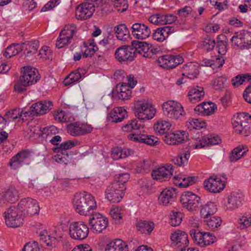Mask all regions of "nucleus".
Wrapping results in <instances>:
<instances>
[{"mask_svg":"<svg viewBox=\"0 0 251 251\" xmlns=\"http://www.w3.org/2000/svg\"><path fill=\"white\" fill-rule=\"evenodd\" d=\"M126 189V187L119 186L117 182H111L106 189V198L111 202H119L123 198Z\"/></svg>","mask_w":251,"mask_h":251,"instance_id":"ddd939ff","label":"nucleus"},{"mask_svg":"<svg viewBox=\"0 0 251 251\" xmlns=\"http://www.w3.org/2000/svg\"><path fill=\"white\" fill-rule=\"evenodd\" d=\"M76 32V27L75 25L70 24L65 25L61 31L59 37L56 40V47L58 49H61L70 44Z\"/></svg>","mask_w":251,"mask_h":251,"instance_id":"1a4fd4ad","label":"nucleus"},{"mask_svg":"<svg viewBox=\"0 0 251 251\" xmlns=\"http://www.w3.org/2000/svg\"><path fill=\"white\" fill-rule=\"evenodd\" d=\"M196 179L195 176H185L180 182H175V184L181 188H186L195 183Z\"/></svg>","mask_w":251,"mask_h":251,"instance_id":"603ef678","label":"nucleus"},{"mask_svg":"<svg viewBox=\"0 0 251 251\" xmlns=\"http://www.w3.org/2000/svg\"><path fill=\"white\" fill-rule=\"evenodd\" d=\"M216 211V205L212 202H209L201 208L200 213L203 218H208V216L213 215Z\"/></svg>","mask_w":251,"mask_h":251,"instance_id":"37998d69","label":"nucleus"},{"mask_svg":"<svg viewBox=\"0 0 251 251\" xmlns=\"http://www.w3.org/2000/svg\"><path fill=\"white\" fill-rule=\"evenodd\" d=\"M187 126L190 130L200 129L206 126V123L201 119H192L187 122Z\"/></svg>","mask_w":251,"mask_h":251,"instance_id":"49530a36","label":"nucleus"},{"mask_svg":"<svg viewBox=\"0 0 251 251\" xmlns=\"http://www.w3.org/2000/svg\"><path fill=\"white\" fill-rule=\"evenodd\" d=\"M199 66L197 64L192 62H190L185 65L183 67V72L182 75H186L188 78L194 79L196 78L199 75Z\"/></svg>","mask_w":251,"mask_h":251,"instance_id":"2f4dec72","label":"nucleus"},{"mask_svg":"<svg viewBox=\"0 0 251 251\" xmlns=\"http://www.w3.org/2000/svg\"><path fill=\"white\" fill-rule=\"evenodd\" d=\"M172 246L179 250L182 248H186L189 244L188 235L185 232L177 230L172 234L171 236Z\"/></svg>","mask_w":251,"mask_h":251,"instance_id":"aec40b11","label":"nucleus"},{"mask_svg":"<svg viewBox=\"0 0 251 251\" xmlns=\"http://www.w3.org/2000/svg\"><path fill=\"white\" fill-rule=\"evenodd\" d=\"M18 205L19 210L24 215L32 216L38 215L40 209L38 202L31 198L22 199Z\"/></svg>","mask_w":251,"mask_h":251,"instance_id":"6e6552de","label":"nucleus"},{"mask_svg":"<svg viewBox=\"0 0 251 251\" xmlns=\"http://www.w3.org/2000/svg\"><path fill=\"white\" fill-rule=\"evenodd\" d=\"M222 176V179L218 176H216L214 177L212 176H210L203 182L205 189L213 193L221 192L225 187L226 180L225 175L223 174Z\"/></svg>","mask_w":251,"mask_h":251,"instance_id":"f8f14e48","label":"nucleus"},{"mask_svg":"<svg viewBox=\"0 0 251 251\" xmlns=\"http://www.w3.org/2000/svg\"><path fill=\"white\" fill-rule=\"evenodd\" d=\"M232 124L234 131L247 136L251 133V116L247 113H237L233 116Z\"/></svg>","mask_w":251,"mask_h":251,"instance_id":"20e7f679","label":"nucleus"},{"mask_svg":"<svg viewBox=\"0 0 251 251\" xmlns=\"http://www.w3.org/2000/svg\"><path fill=\"white\" fill-rule=\"evenodd\" d=\"M52 106V102L51 101H39L33 104L30 107L29 110L25 111L24 114L25 116L42 115L50 111ZM22 113L23 114L24 112Z\"/></svg>","mask_w":251,"mask_h":251,"instance_id":"dca6fc26","label":"nucleus"},{"mask_svg":"<svg viewBox=\"0 0 251 251\" xmlns=\"http://www.w3.org/2000/svg\"><path fill=\"white\" fill-rule=\"evenodd\" d=\"M122 209L117 206L113 207L110 211V215L113 219L118 221L122 219Z\"/></svg>","mask_w":251,"mask_h":251,"instance_id":"338daca9","label":"nucleus"},{"mask_svg":"<svg viewBox=\"0 0 251 251\" xmlns=\"http://www.w3.org/2000/svg\"><path fill=\"white\" fill-rule=\"evenodd\" d=\"M136 226L138 231L143 234H150L154 228V223L149 221H140Z\"/></svg>","mask_w":251,"mask_h":251,"instance_id":"58836bf2","label":"nucleus"},{"mask_svg":"<svg viewBox=\"0 0 251 251\" xmlns=\"http://www.w3.org/2000/svg\"><path fill=\"white\" fill-rule=\"evenodd\" d=\"M39 79V75L36 69L30 66L24 67L23 74L15 85V90L18 93H22L26 90V86L36 83Z\"/></svg>","mask_w":251,"mask_h":251,"instance_id":"7ed1b4c3","label":"nucleus"},{"mask_svg":"<svg viewBox=\"0 0 251 251\" xmlns=\"http://www.w3.org/2000/svg\"><path fill=\"white\" fill-rule=\"evenodd\" d=\"M183 62V59L180 55H165L158 58V64L167 70L175 68Z\"/></svg>","mask_w":251,"mask_h":251,"instance_id":"6ab92c4d","label":"nucleus"},{"mask_svg":"<svg viewBox=\"0 0 251 251\" xmlns=\"http://www.w3.org/2000/svg\"><path fill=\"white\" fill-rule=\"evenodd\" d=\"M89 224L94 233H100L108 226V220L107 218L100 213H96L90 218Z\"/></svg>","mask_w":251,"mask_h":251,"instance_id":"f3484780","label":"nucleus"},{"mask_svg":"<svg viewBox=\"0 0 251 251\" xmlns=\"http://www.w3.org/2000/svg\"><path fill=\"white\" fill-rule=\"evenodd\" d=\"M23 251H40V248L37 242H28L24 246Z\"/></svg>","mask_w":251,"mask_h":251,"instance_id":"774afa93","label":"nucleus"},{"mask_svg":"<svg viewBox=\"0 0 251 251\" xmlns=\"http://www.w3.org/2000/svg\"><path fill=\"white\" fill-rule=\"evenodd\" d=\"M162 109L165 116L174 120H181L186 115L182 105L175 100H168L164 102L162 105Z\"/></svg>","mask_w":251,"mask_h":251,"instance_id":"423d86ee","label":"nucleus"},{"mask_svg":"<svg viewBox=\"0 0 251 251\" xmlns=\"http://www.w3.org/2000/svg\"><path fill=\"white\" fill-rule=\"evenodd\" d=\"M99 44L100 45L105 47H111L114 44L113 35L111 34H108L106 36L104 37V38L99 42Z\"/></svg>","mask_w":251,"mask_h":251,"instance_id":"680f3d73","label":"nucleus"},{"mask_svg":"<svg viewBox=\"0 0 251 251\" xmlns=\"http://www.w3.org/2000/svg\"><path fill=\"white\" fill-rule=\"evenodd\" d=\"M251 79V75L244 74L243 75H238L231 79V83L234 87H238L244 82L249 81Z\"/></svg>","mask_w":251,"mask_h":251,"instance_id":"8fccbe9b","label":"nucleus"},{"mask_svg":"<svg viewBox=\"0 0 251 251\" xmlns=\"http://www.w3.org/2000/svg\"><path fill=\"white\" fill-rule=\"evenodd\" d=\"M126 115V111L123 107H118L113 109L108 116V120L112 123H118L122 122Z\"/></svg>","mask_w":251,"mask_h":251,"instance_id":"c756f323","label":"nucleus"},{"mask_svg":"<svg viewBox=\"0 0 251 251\" xmlns=\"http://www.w3.org/2000/svg\"><path fill=\"white\" fill-rule=\"evenodd\" d=\"M170 224L172 226H176L181 224L182 221V214L177 211L173 210L170 214Z\"/></svg>","mask_w":251,"mask_h":251,"instance_id":"a18cd8bd","label":"nucleus"},{"mask_svg":"<svg viewBox=\"0 0 251 251\" xmlns=\"http://www.w3.org/2000/svg\"><path fill=\"white\" fill-rule=\"evenodd\" d=\"M115 178V181L112 182H117L119 186L121 187V185H123L124 187H126L125 184L129 178V175L127 173L121 174L116 175Z\"/></svg>","mask_w":251,"mask_h":251,"instance_id":"13d9d810","label":"nucleus"},{"mask_svg":"<svg viewBox=\"0 0 251 251\" xmlns=\"http://www.w3.org/2000/svg\"><path fill=\"white\" fill-rule=\"evenodd\" d=\"M205 221L208 227L212 230L217 228L221 226L222 222L221 218L218 216H212Z\"/></svg>","mask_w":251,"mask_h":251,"instance_id":"3c124183","label":"nucleus"},{"mask_svg":"<svg viewBox=\"0 0 251 251\" xmlns=\"http://www.w3.org/2000/svg\"><path fill=\"white\" fill-rule=\"evenodd\" d=\"M170 32L171 28L169 26L158 27V34H163V37H158V42L164 41L168 37Z\"/></svg>","mask_w":251,"mask_h":251,"instance_id":"e2e57ef3","label":"nucleus"},{"mask_svg":"<svg viewBox=\"0 0 251 251\" xmlns=\"http://www.w3.org/2000/svg\"><path fill=\"white\" fill-rule=\"evenodd\" d=\"M247 151L243 145L236 147L230 152L228 156L229 161L232 162L238 160L244 156Z\"/></svg>","mask_w":251,"mask_h":251,"instance_id":"e433bc0d","label":"nucleus"},{"mask_svg":"<svg viewBox=\"0 0 251 251\" xmlns=\"http://www.w3.org/2000/svg\"><path fill=\"white\" fill-rule=\"evenodd\" d=\"M243 195L238 192H232L227 199L225 206L227 210H233L238 208L242 205Z\"/></svg>","mask_w":251,"mask_h":251,"instance_id":"bb28decb","label":"nucleus"},{"mask_svg":"<svg viewBox=\"0 0 251 251\" xmlns=\"http://www.w3.org/2000/svg\"><path fill=\"white\" fill-rule=\"evenodd\" d=\"M201 198L189 191L184 192L181 196L180 201L183 207L188 211L196 210L200 205Z\"/></svg>","mask_w":251,"mask_h":251,"instance_id":"4468645a","label":"nucleus"},{"mask_svg":"<svg viewBox=\"0 0 251 251\" xmlns=\"http://www.w3.org/2000/svg\"><path fill=\"white\" fill-rule=\"evenodd\" d=\"M89 229L83 222H74L69 226V235L73 239L82 240L88 235Z\"/></svg>","mask_w":251,"mask_h":251,"instance_id":"9b49d317","label":"nucleus"},{"mask_svg":"<svg viewBox=\"0 0 251 251\" xmlns=\"http://www.w3.org/2000/svg\"><path fill=\"white\" fill-rule=\"evenodd\" d=\"M189 140V134L184 130L170 133L164 141L168 145H174L183 143Z\"/></svg>","mask_w":251,"mask_h":251,"instance_id":"4be33fe9","label":"nucleus"},{"mask_svg":"<svg viewBox=\"0 0 251 251\" xmlns=\"http://www.w3.org/2000/svg\"><path fill=\"white\" fill-rule=\"evenodd\" d=\"M31 152L28 150H24L18 152L13 156L9 162V165L13 169H17L27 162L31 159Z\"/></svg>","mask_w":251,"mask_h":251,"instance_id":"412c9836","label":"nucleus"},{"mask_svg":"<svg viewBox=\"0 0 251 251\" xmlns=\"http://www.w3.org/2000/svg\"><path fill=\"white\" fill-rule=\"evenodd\" d=\"M204 111V116H209L215 113L217 109V105L212 102H202Z\"/></svg>","mask_w":251,"mask_h":251,"instance_id":"5fc2aeb1","label":"nucleus"},{"mask_svg":"<svg viewBox=\"0 0 251 251\" xmlns=\"http://www.w3.org/2000/svg\"><path fill=\"white\" fill-rule=\"evenodd\" d=\"M19 198V192L14 187H10L3 194L0 202L2 203H12L16 202Z\"/></svg>","mask_w":251,"mask_h":251,"instance_id":"c85d7f7f","label":"nucleus"},{"mask_svg":"<svg viewBox=\"0 0 251 251\" xmlns=\"http://www.w3.org/2000/svg\"><path fill=\"white\" fill-rule=\"evenodd\" d=\"M172 124L169 121L160 120L158 121V135L164 141L170 133Z\"/></svg>","mask_w":251,"mask_h":251,"instance_id":"72a5a7b5","label":"nucleus"},{"mask_svg":"<svg viewBox=\"0 0 251 251\" xmlns=\"http://www.w3.org/2000/svg\"><path fill=\"white\" fill-rule=\"evenodd\" d=\"M73 205L76 212L82 216L92 213L97 206L95 198L86 192L75 194L73 200Z\"/></svg>","mask_w":251,"mask_h":251,"instance_id":"f03ea898","label":"nucleus"},{"mask_svg":"<svg viewBox=\"0 0 251 251\" xmlns=\"http://www.w3.org/2000/svg\"><path fill=\"white\" fill-rule=\"evenodd\" d=\"M95 11V7L93 3H82L76 7L75 17L78 20H85L90 18Z\"/></svg>","mask_w":251,"mask_h":251,"instance_id":"5701e85b","label":"nucleus"},{"mask_svg":"<svg viewBox=\"0 0 251 251\" xmlns=\"http://www.w3.org/2000/svg\"><path fill=\"white\" fill-rule=\"evenodd\" d=\"M67 129L71 135L76 137L90 133L93 127L87 124L75 122L68 125Z\"/></svg>","mask_w":251,"mask_h":251,"instance_id":"a211bd4d","label":"nucleus"},{"mask_svg":"<svg viewBox=\"0 0 251 251\" xmlns=\"http://www.w3.org/2000/svg\"><path fill=\"white\" fill-rule=\"evenodd\" d=\"M215 44L216 43L215 39L213 38L207 36L204 38L202 41L201 47L206 51H210L214 49Z\"/></svg>","mask_w":251,"mask_h":251,"instance_id":"864d4df0","label":"nucleus"},{"mask_svg":"<svg viewBox=\"0 0 251 251\" xmlns=\"http://www.w3.org/2000/svg\"><path fill=\"white\" fill-rule=\"evenodd\" d=\"M85 70L78 69L71 73L64 80V85L66 86L71 85L74 82H79L83 77Z\"/></svg>","mask_w":251,"mask_h":251,"instance_id":"473e14b6","label":"nucleus"},{"mask_svg":"<svg viewBox=\"0 0 251 251\" xmlns=\"http://www.w3.org/2000/svg\"><path fill=\"white\" fill-rule=\"evenodd\" d=\"M39 42L33 41L23 44L22 49H25L24 53L27 56H31L36 53L39 48Z\"/></svg>","mask_w":251,"mask_h":251,"instance_id":"a19ab883","label":"nucleus"},{"mask_svg":"<svg viewBox=\"0 0 251 251\" xmlns=\"http://www.w3.org/2000/svg\"><path fill=\"white\" fill-rule=\"evenodd\" d=\"M197 141L194 145L195 149H201L207 145H214L219 143L221 141L220 137L215 134H209L207 136L195 139Z\"/></svg>","mask_w":251,"mask_h":251,"instance_id":"393cba45","label":"nucleus"},{"mask_svg":"<svg viewBox=\"0 0 251 251\" xmlns=\"http://www.w3.org/2000/svg\"><path fill=\"white\" fill-rule=\"evenodd\" d=\"M115 30L118 40L125 42L129 39V32L125 24H121L116 26Z\"/></svg>","mask_w":251,"mask_h":251,"instance_id":"ea45409f","label":"nucleus"},{"mask_svg":"<svg viewBox=\"0 0 251 251\" xmlns=\"http://www.w3.org/2000/svg\"><path fill=\"white\" fill-rule=\"evenodd\" d=\"M144 125L137 119H133L128 121L127 123L123 126L122 130L125 132H133L134 133L129 134L127 138L136 142L143 143L149 145H154L157 141H155L154 136L145 134H139L136 132L143 131Z\"/></svg>","mask_w":251,"mask_h":251,"instance_id":"f257e3e1","label":"nucleus"},{"mask_svg":"<svg viewBox=\"0 0 251 251\" xmlns=\"http://www.w3.org/2000/svg\"><path fill=\"white\" fill-rule=\"evenodd\" d=\"M226 79L222 77H218L215 78L212 81V84L216 90H221L224 87Z\"/></svg>","mask_w":251,"mask_h":251,"instance_id":"0e129e2a","label":"nucleus"},{"mask_svg":"<svg viewBox=\"0 0 251 251\" xmlns=\"http://www.w3.org/2000/svg\"><path fill=\"white\" fill-rule=\"evenodd\" d=\"M132 153V151L128 149H122L120 147H115L112 151L111 157L114 160L123 159L130 155Z\"/></svg>","mask_w":251,"mask_h":251,"instance_id":"4c0bfd02","label":"nucleus"},{"mask_svg":"<svg viewBox=\"0 0 251 251\" xmlns=\"http://www.w3.org/2000/svg\"><path fill=\"white\" fill-rule=\"evenodd\" d=\"M116 58L119 62L131 61L135 57L134 48L131 46H124L119 48L115 52Z\"/></svg>","mask_w":251,"mask_h":251,"instance_id":"b1692460","label":"nucleus"},{"mask_svg":"<svg viewBox=\"0 0 251 251\" xmlns=\"http://www.w3.org/2000/svg\"><path fill=\"white\" fill-rule=\"evenodd\" d=\"M176 195L177 194L175 188H171L164 189L158 198L160 204L163 206H167L169 204H171L173 199L176 197Z\"/></svg>","mask_w":251,"mask_h":251,"instance_id":"cd10ccee","label":"nucleus"},{"mask_svg":"<svg viewBox=\"0 0 251 251\" xmlns=\"http://www.w3.org/2000/svg\"><path fill=\"white\" fill-rule=\"evenodd\" d=\"M54 152L56 153L53 157V159L56 162L60 164H67L70 161V157L68 152L62 151L55 150V148L53 149Z\"/></svg>","mask_w":251,"mask_h":251,"instance_id":"79ce46f5","label":"nucleus"},{"mask_svg":"<svg viewBox=\"0 0 251 251\" xmlns=\"http://www.w3.org/2000/svg\"><path fill=\"white\" fill-rule=\"evenodd\" d=\"M75 146V142L71 140L64 142L61 144L59 147L55 148V150L62 151L64 152H68V150Z\"/></svg>","mask_w":251,"mask_h":251,"instance_id":"052dcab7","label":"nucleus"},{"mask_svg":"<svg viewBox=\"0 0 251 251\" xmlns=\"http://www.w3.org/2000/svg\"><path fill=\"white\" fill-rule=\"evenodd\" d=\"M41 241L47 245L48 242L51 241V234H49L45 229L43 230H39L37 232Z\"/></svg>","mask_w":251,"mask_h":251,"instance_id":"69168bd1","label":"nucleus"},{"mask_svg":"<svg viewBox=\"0 0 251 251\" xmlns=\"http://www.w3.org/2000/svg\"><path fill=\"white\" fill-rule=\"evenodd\" d=\"M190 234L195 244L201 247H204L203 232H201L198 229H192L190 231Z\"/></svg>","mask_w":251,"mask_h":251,"instance_id":"c03bdc74","label":"nucleus"},{"mask_svg":"<svg viewBox=\"0 0 251 251\" xmlns=\"http://www.w3.org/2000/svg\"><path fill=\"white\" fill-rule=\"evenodd\" d=\"M241 229H246L251 226V215L243 216L238 221Z\"/></svg>","mask_w":251,"mask_h":251,"instance_id":"4d7b16f0","label":"nucleus"},{"mask_svg":"<svg viewBox=\"0 0 251 251\" xmlns=\"http://www.w3.org/2000/svg\"><path fill=\"white\" fill-rule=\"evenodd\" d=\"M76 32V27L75 25L70 24L65 25L61 31L59 37L56 40V47L58 49H61L70 44Z\"/></svg>","mask_w":251,"mask_h":251,"instance_id":"9d476101","label":"nucleus"},{"mask_svg":"<svg viewBox=\"0 0 251 251\" xmlns=\"http://www.w3.org/2000/svg\"><path fill=\"white\" fill-rule=\"evenodd\" d=\"M135 56L137 53L145 58H151L157 53V49L146 42L138 41H132Z\"/></svg>","mask_w":251,"mask_h":251,"instance_id":"2eb2a0df","label":"nucleus"},{"mask_svg":"<svg viewBox=\"0 0 251 251\" xmlns=\"http://www.w3.org/2000/svg\"><path fill=\"white\" fill-rule=\"evenodd\" d=\"M105 251H128V247L125 242L118 239L109 242Z\"/></svg>","mask_w":251,"mask_h":251,"instance_id":"7c9ffc66","label":"nucleus"},{"mask_svg":"<svg viewBox=\"0 0 251 251\" xmlns=\"http://www.w3.org/2000/svg\"><path fill=\"white\" fill-rule=\"evenodd\" d=\"M243 44L244 49L251 48V32L242 30Z\"/></svg>","mask_w":251,"mask_h":251,"instance_id":"bf43d9fd","label":"nucleus"},{"mask_svg":"<svg viewBox=\"0 0 251 251\" xmlns=\"http://www.w3.org/2000/svg\"><path fill=\"white\" fill-rule=\"evenodd\" d=\"M176 17L172 14L162 15L158 13V25L172 24L176 20Z\"/></svg>","mask_w":251,"mask_h":251,"instance_id":"09e8293b","label":"nucleus"},{"mask_svg":"<svg viewBox=\"0 0 251 251\" xmlns=\"http://www.w3.org/2000/svg\"><path fill=\"white\" fill-rule=\"evenodd\" d=\"M22 50V46L19 44L11 45L8 47L3 55L6 58H11L18 54Z\"/></svg>","mask_w":251,"mask_h":251,"instance_id":"de8ad7c7","label":"nucleus"},{"mask_svg":"<svg viewBox=\"0 0 251 251\" xmlns=\"http://www.w3.org/2000/svg\"><path fill=\"white\" fill-rule=\"evenodd\" d=\"M134 111L135 116L141 120L151 119L156 113V109L152 104L145 100L135 102Z\"/></svg>","mask_w":251,"mask_h":251,"instance_id":"39448f33","label":"nucleus"},{"mask_svg":"<svg viewBox=\"0 0 251 251\" xmlns=\"http://www.w3.org/2000/svg\"><path fill=\"white\" fill-rule=\"evenodd\" d=\"M231 41L233 46L238 47L240 49H244L242 30L239 32L235 33V35L231 38Z\"/></svg>","mask_w":251,"mask_h":251,"instance_id":"6e6d98bb","label":"nucleus"},{"mask_svg":"<svg viewBox=\"0 0 251 251\" xmlns=\"http://www.w3.org/2000/svg\"><path fill=\"white\" fill-rule=\"evenodd\" d=\"M131 32L134 37L138 39H145L150 36L151 31L144 24L136 23L132 25Z\"/></svg>","mask_w":251,"mask_h":251,"instance_id":"a878e982","label":"nucleus"},{"mask_svg":"<svg viewBox=\"0 0 251 251\" xmlns=\"http://www.w3.org/2000/svg\"><path fill=\"white\" fill-rule=\"evenodd\" d=\"M173 172V166L171 165L158 167V180L163 181L171 178Z\"/></svg>","mask_w":251,"mask_h":251,"instance_id":"f704fd0d","label":"nucleus"},{"mask_svg":"<svg viewBox=\"0 0 251 251\" xmlns=\"http://www.w3.org/2000/svg\"><path fill=\"white\" fill-rule=\"evenodd\" d=\"M203 87L197 86L192 89L188 93L190 100L192 102H196L201 100L204 96Z\"/></svg>","mask_w":251,"mask_h":251,"instance_id":"c9c22d12","label":"nucleus"},{"mask_svg":"<svg viewBox=\"0 0 251 251\" xmlns=\"http://www.w3.org/2000/svg\"><path fill=\"white\" fill-rule=\"evenodd\" d=\"M6 225L10 227L16 228L23 224V214L19 209V206H11L4 212Z\"/></svg>","mask_w":251,"mask_h":251,"instance_id":"0eeeda50","label":"nucleus"}]
</instances>
